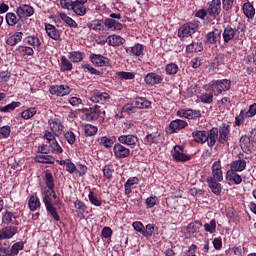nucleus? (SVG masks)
Instances as JSON below:
<instances>
[{
  "label": "nucleus",
  "instance_id": "47",
  "mask_svg": "<svg viewBox=\"0 0 256 256\" xmlns=\"http://www.w3.org/2000/svg\"><path fill=\"white\" fill-rule=\"evenodd\" d=\"M98 143L107 148L113 146V140L111 138H108L107 136H104V137H101L100 139H98Z\"/></svg>",
  "mask_w": 256,
  "mask_h": 256
},
{
  "label": "nucleus",
  "instance_id": "29",
  "mask_svg": "<svg viewBox=\"0 0 256 256\" xmlns=\"http://www.w3.org/2000/svg\"><path fill=\"white\" fill-rule=\"evenodd\" d=\"M245 167H247V162H245V160H236L231 164V171H244Z\"/></svg>",
  "mask_w": 256,
  "mask_h": 256
},
{
  "label": "nucleus",
  "instance_id": "37",
  "mask_svg": "<svg viewBox=\"0 0 256 256\" xmlns=\"http://www.w3.org/2000/svg\"><path fill=\"white\" fill-rule=\"evenodd\" d=\"M68 57L72 63H80V61H83V53L81 52H70Z\"/></svg>",
  "mask_w": 256,
  "mask_h": 256
},
{
  "label": "nucleus",
  "instance_id": "40",
  "mask_svg": "<svg viewBox=\"0 0 256 256\" xmlns=\"http://www.w3.org/2000/svg\"><path fill=\"white\" fill-rule=\"evenodd\" d=\"M155 231H158V228H155L153 224H147L146 225V230L143 232L144 237H152L155 234Z\"/></svg>",
  "mask_w": 256,
  "mask_h": 256
},
{
  "label": "nucleus",
  "instance_id": "23",
  "mask_svg": "<svg viewBox=\"0 0 256 256\" xmlns=\"http://www.w3.org/2000/svg\"><path fill=\"white\" fill-rule=\"evenodd\" d=\"M21 39H23V32H16L6 40V43L10 45V47H15L17 43H20Z\"/></svg>",
  "mask_w": 256,
  "mask_h": 256
},
{
  "label": "nucleus",
  "instance_id": "54",
  "mask_svg": "<svg viewBox=\"0 0 256 256\" xmlns=\"http://www.w3.org/2000/svg\"><path fill=\"white\" fill-rule=\"evenodd\" d=\"M46 184L49 190H53L55 184L53 183V175L51 173H46Z\"/></svg>",
  "mask_w": 256,
  "mask_h": 256
},
{
  "label": "nucleus",
  "instance_id": "50",
  "mask_svg": "<svg viewBox=\"0 0 256 256\" xmlns=\"http://www.w3.org/2000/svg\"><path fill=\"white\" fill-rule=\"evenodd\" d=\"M116 75L120 77V79H135V74H133V72H117Z\"/></svg>",
  "mask_w": 256,
  "mask_h": 256
},
{
  "label": "nucleus",
  "instance_id": "4",
  "mask_svg": "<svg viewBox=\"0 0 256 256\" xmlns=\"http://www.w3.org/2000/svg\"><path fill=\"white\" fill-rule=\"evenodd\" d=\"M121 19V14L112 13L110 14V18H106L104 25L108 27V29H114L115 31H121L123 29V24L119 23Z\"/></svg>",
  "mask_w": 256,
  "mask_h": 256
},
{
  "label": "nucleus",
  "instance_id": "56",
  "mask_svg": "<svg viewBox=\"0 0 256 256\" xmlns=\"http://www.w3.org/2000/svg\"><path fill=\"white\" fill-rule=\"evenodd\" d=\"M235 0H222V5L224 11H230V9H233V3Z\"/></svg>",
  "mask_w": 256,
  "mask_h": 256
},
{
  "label": "nucleus",
  "instance_id": "39",
  "mask_svg": "<svg viewBox=\"0 0 256 256\" xmlns=\"http://www.w3.org/2000/svg\"><path fill=\"white\" fill-rule=\"evenodd\" d=\"M36 113H37V108H34V107L29 108V109L24 110L21 113V117H22V119H31V117L36 115Z\"/></svg>",
  "mask_w": 256,
  "mask_h": 256
},
{
  "label": "nucleus",
  "instance_id": "57",
  "mask_svg": "<svg viewBox=\"0 0 256 256\" xmlns=\"http://www.w3.org/2000/svg\"><path fill=\"white\" fill-rule=\"evenodd\" d=\"M88 197L92 205H95L96 207H101V202L99 201V199H97V197H95V194L93 192H90Z\"/></svg>",
  "mask_w": 256,
  "mask_h": 256
},
{
  "label": "nucleus",
  "instance_id": "20",
  "mask_svg": "<svg viewBox=\"0 0 256 256\" xmlns=\"http://www.w3.org/2000/svg\"><path fill=\"white\" fill-rule=\"evenodd\" d=\"M106 41L108 42V45L112 47H119L120 45H123L125 43V39H123L121 36L117 35H111L109 36Z\"/></svg>",
  "mask_w": 256,
  "mask_h": 256
},
{
  "label": "nucleus",
  "instance_id": "6",
  "mask_svg": "<svg viewBox=\"0 0 256 256\" xmlns=\"http://www.w3.org/2000/svg\"><path fill=\"white\" fill-rule=\"evenodd\" d=\"M43 203L45 204V207H53V205H59V199H57L55 190H47L45 192Z\"/></svg>",
  "mask_w": 256,
  "mask_h": 256
},
{
  "label": "nucleus",
  "instance_id": "5",
  "mask_svg": "<svg viewBox=\"0 0 256 256\" xmlns=\"http://www.w3.org/2000/svg\"><path fill=\"white\" fill-rule=\"evenodd\" d=\"M231 89V81L224 79L218 80L215 84H213V91L215 95H221L223 91H229Z\"/></svg>",
  "mask_w": 256,
  "mask_h": 256
},
{
  "label": "nucleus",
  "instance_id": "43",
  "mask_svg": "<svg viewBox=\"0 0 256 256\" xmlns=\"http://www.w3.org/2000/svg\"><path fill=\"white\" fill-rule=\"evenodd\" d=\"M195 47H199V48H195ZM202 50H203V46H199V43H195V42L191 43L186 47L187 53H197Z\"/></svg>",
  "mask_w": 256,
  "mask_h": 256
},
{
  "label": "nucleus",
  "instance_id": "26",
  "mask_svg": "<svg viewBox=\"0 0 256 256\" xmlns=\"http://www.w3.org/2000/svg\"><path fill=\"white\" fill-rule=\"evenodd\" d=\"M243 13L248 17V19H253V17H255V8L250 2L244 3Z\"/></svg>",
  "mask_w": 256,
  "mask_h": 256
},
{
  "label": "nucleus",
  "instance_id": "27",
  "mask_svg": "<svg viewBox=\"0 0 256 256\" xmlns=\"http://www.w3.org/2000/svg\"><path fill=\"white\" fill-rule=\"evenodd\" d=\"M6 23L7 25H9L10 27H15V25H17V23H19V20L21 18H19V16L17 17V15L13 12H8L6 14Z\"/></svg>",
  "mask_w": 256,
  "mask_h": 256
},
{
  "label": "nucleus",
  "instance_id": "64",
  "mask_svg": "<svg viewBox=\"0 0 256 256\" xmlns=\"http://www.w3.org/2000/svg\"><path fill=\"white\" fill-rule=\"evenodd\" d=\"M246 115H248L249 117H253L254 115H256V103L252 104L249 107V110L246 112Z\"/></svg>",
  "mask_w": 256,
  "mask_h": 256
},
{
  "label": "nucleus",
  "instance_id": "45",
  "mask_svg": "<svg viewBox=\"0 0 256 256\" xmlns=\"http://www.w3.org/2000/svg\"><path fill=\"white\" fill-rule=\"evenodd\" d=\"M240 147L242 149H249V147H251V137L242 136L240 138Z\"/></svg>",
  "mask_w": 256,
  "mask_h": 256
},
{
  "label": "nucleus",
  "instance_id": "16",
  "mask_svg": "<svg viewBox=\"0 0 256 256\" xmlns=\"http://www.w3.org/2000/svg\"><path fill=\"white\" fill-rule=\"evenodd\" d=\"M118 141L123 145H135L138 139H137V136L129 134V135L119 136Z\"/></svg>",
  "mask_w": 256,
  "mask_h": 256
},
{
  "label": "nucleus",
  "instance_id": "14",
  "mask_svg": "<svg viewBox=\"0 0 256 256\" xmlns=\"http://www.w3.org/2000/svg\"><path fill=\"white\" fill-rule=\"evenodd\" d=\"M90 101H92V103H101V105H103L104 103L109 102V94L96 92L91 96Z\"/></svg>",
  "mask_w": 256,
  "mask_h": 256
},
{
  "label": "nucleus",
  "instance_id": "38",
  "mask_svg": "<svg viewBox=\"0 0 256 256\" xmlns=\"http://www.w3.org/2000/svg\"><path fill=\"white\" fill-rule=\"evenodd\" d=\"M173 159H174V161L185 162V161H189V159H191V157H189L188 155H186L183 152H174Z\"/></svg>",
  "mask_w": 256,
  "mask_h": 256
},
{
  "label": "nucleus",
  "instance_id": "12",
  "mask_svg": "<svg viewBox=\"0 0 256 256\" xmlns=\"http://www.w3.org/2000/svg\"><path fill=\"white\" fill-rule=\"evenodd\" d=\"M114 155L118 159H125V157H129V149L125 148V146L121 145L120 143H117L114 145Z\"/></svg>",
  "mask_w": 256,
  "mask_h": 256
},
{
  "label": "nucleus",
  "instance_id": "17",
  "mask_svg": "<svg viewBox=\"0 0 256 256\" xmlns=\"http://www.w3.org/2000/svg\"><path fill=\"white\" fill-rule=\"evenodd\" d=\"M162 81H163V79L161 78V76H159L155 73L147 74V76L145 77L146 84L150 85L151 87H153V85H157V84L161 83Z\"/></svg>",
  "mask_w": 256,
  "mask_h": 256
},
{
  "label": "nucleus",
  "instance_id": "33",
  "mask_svg": "<svg viewBox=\"0 0 256 256\" xmlns=\"http://www.w3.org/2000/svg\"><path fill=\"white\" fill-rule=\"evenodd\" d=\"M206 37L209 43H215L221 37V32H219V30H215L208 33Z\"/></svg>",
  "mask_w": 256,
  "mask_h": 256
},
{
  "label": "nucleus",
  "instance_id": "51",
  "mask_svg": "<svg viewBox=\"0 0 256 256\" xmlns=\"http://www.w3.org/2000/svg\"><path fill=\"white\" fill-rule=\"evenodd\" d=\"M28 45H32L33 47H39V45H41V41L39 40V38L35 37V36H29L26 39Z\"/></svg>",
  "mask_w": 256,
  "mask_h": 256
},
{
  "label": "nucleus",
  "instance_id": "61",
  "mask_svg": "<svg viewBox=\"0 0 256 256\" xmlns=\"http://www.w3.org/2000/svg\"><path fill=\"white\" fill-rule=\"evenodd\" d=\"M91 27L94 31H102L103 23H101L99 20H95L92 22Z\"/></svg>",
  "mask_w": 256,
  "mask_h": 256
},
{
  "label": "nucleus",
  "instance_id": "22",
  "mask_svg": "<svg viewBox=\"0 0 256 256\" xmlns=\"http://www.w3.org/2000/svg\"><path fill=\"white\" fill-rule=\"evenodd\" d=\"M185 127H187L185 120L176 119L170 123V129L172 130L171 133H175L177 130L185 129Z\"/></svg>",
  "mask_w": 256,
  "mask_h": 256
},
{
  "label": "nucleus",
  "instance_id": "55",
  "mask_svg": "<svg viewBox=\"0 0 256 256\" xmlns=\"http://www.w3.org/2000/svg\"><path fill=\"white\" fill-rule=\"evenodd\" d=\"M64 137L69 145H73V143H75V133H73L72 131L66 132Z\"/></svg>",
  "mask_w": 256,
  "mask_h": 256
},
{
  "label": "nucleus",
  "instance_id": "11",
  "mask_svg": "<svg viewBox=\"0 0 256 256\" xmlns=\"http://www.w3.org/2000/svg\"><path fill=\"white\" fill-rule=\"evenodd\" d=\"M50 93L52 95H57L58 97H65V95H69L71 93V88L69 86H52L50 88Z\"/></svg>",
  "mask_w": 256,
  "mask_h": 256
},
{
  "label": "nucleus",
  "instance_id": "48",
  "mask_svg": "<svg viewBox=\"0 0 256 256\" xmlns=\"http://www.w3.org/2000/svg\"><path fill=\"white\" fill-rule=\"evenodd\" d=\"M62 69L63 71H71L73 69V64L65 58V56L61 57Z\"/></svg>",
  "mask_w": 256,
  "mask_h": 256
},
{
  "label": "nucleus",
  "instance_id": "41",
  "mask_svg": "<svg viewBox=\"0 0 256 256\" xmlns=\"http://www.w3.org/2000/svg\"><path fill=\"white\" fill-rule=\"evenodd\" d=\"M204 229L207 233H215L217 229V222L215 219L211 220L210 223L204 224Z\"/></svg>",
  "mask_w": 256,
  "mask_h": 256
},
{
  "label": "nucleus",
  "instance_id": "15",
  "mask_svg": "<svg viewBox=\"0 0 256 256\" xmlns=\"http://www.w3.org/2000/svg\"><path fill=\"white\" fill-rule=\"evenodd\" d=\"M45 29H46L47 35L51 39H54V41H59L61 39V34L59 33V30L55 28V26L51 24H45Z\"/></svg>",
  "mask_w": 256,
  "mask_h": 256
},
{
  "label": "nucleus",
  "instance_id": "3",
  "mask_svg": "<svg viewBox=\"0 0 256 256\" xmlns=\"http://www.w3.org/2000/svg\"><path fill=\"white\" fill-rule=\"evenodd\" d=\"M44 139L48 142L49 152L50 153H56V155H59L63 153V148L59 146V143H57V139H55V134L50 131H46L44 134Z\"/></svg>",
  "mask_w": 256,
  "mask_h": 256
},
{
  "label": "nucleus",
  "instance_id": "36",
  "mask_svg": "<svg viewBox=\"0 0 256 256\" xmlns=\"http://www.w3.org/2000/svg\"><path fill=\"white\" fill-rule=\"evenodd\" d=\"M97 126H93V125H90V124H86L84 126V133L85 135H87V137H93V135H96L97 134Z\"/></svg>",
  "mask_w": 256,
  "mask_h": 256
},
{
  "label": "nucleus",
  "instance_id": "13",
  "mask_svg": "<svg viewBox=\"0 0 256 256\" xmlns=\"http://www.w3.org/2000/svg\"><path fill=\"white\" fill-rule=\"evenodd\" d=\"M101 115V109L98 105H94L90 108L89 112L86 113L87 121H97Z\"/></svg>",
  "mask_w": 256,
  "mask_h": 256
},
{
  "label": "nucleus",
  "instance_id": "44",
  "mask_svg": "<svg viewBox=\"0 0 256 256\" xmlns=\"http://www.w3.org/2000/svg\"><path fill=\"white\" fill-rule=\"evenodd\" d=\"M21 105L20 102H12L4 107H2L0 109V111L4 112V113H7L9 111H14V109H17V107H19Z\"/></svg>",
  "mask_w": 256,
  "mask_h": 256
},
{
  "label": "nucleus",
  "instance_id": "28",
  "mask_svg": "<svg viewBox=\"0 0 256 256\" xmlns=\"http://www.w3.org/2000/svg\"><path fill=\"white\" fill-rule=\"evenodd\" d=\"M36 161L38 163H46L49 165H53L55 163V158H53V156L39 154L36 156Z\"/></svg>",
  "mask_w": 256,
  "mask_h": 256
},
{
  "label": "nucleus",
  "instance_id": "10",
  "mask_svg": "<svg viewBox=\"0 0 256 256\" xmlns=\"http://www.w3.org/2000/svg\"><path fill=\"white\" fill-rule=\"evenodd\" d=\"M16 13L19 19H23L24 17H31V15L35 13V10L33 9V7L24 4L17 8Z\"/></svg>",
  "mask_w": 256,
  "mask_h": 256
},
{
  "label": "nucleus",
  "instance_id": "35",
  "mask_svg": "<svg viewBox=\"0 0 256 256\" xmlns=\"http://www.w3.org/2000/svg\"><path fill=\"white\" fill-rule=\"evenodd\" d=\"M59 17L62 19V21H65V23L69 25V27H74V29H76L77 22H75V20H73L71 17L67 16V14L60 13Z\"/></svg>",
  "mask_w": 256,
  "mask_h": 256
},
{
  "label": "nucleus",
  "instance_id": "19",
  "mask_svg": "<svg viewBox=\"0 0 256 256\" xmlns=\"http://www.w3.org/2000/svg\"><path fill=\"white\" fill-rule=\"evenodd\" d=\"M71 9L72 11L80 16L83 17V15H86L87 13V8L85 7V4H81V3H71Z\"/></svg>",
  "mask_w": 256,
  "mask_h": 256
},
{
  "label": "nucleus",
  "instance_id": "34",
  "mask_svg": "<svg viewBox=\"0 0 256 256\" xmlns=\"http://www.w3.org/2000/svg\"><path fill=\"white\" fill-rule=\"evenodd\" d=\"M91 61L94 65H97V67H103L106 65V61H105V57L101 56V55H94L91 58Z\"/></svg>",
  "mask_w": 256,
  "mask_h": 256
},
{
  "label": "nucleus",
  "instance_id": "42",
  "mask_svg": "<svg viewBox=\"0 0 256 256\" xmlns=\"http://www.w3.org/2000/svg\"><path fill=\"white\" fill-rule=\"evenodd\" d=\"M23 247H24L23 242H17V243H15V244L12 246V248H11L10 256H12V255H18L20 251H23Z\"/></svg>",
  "mask_w": 256,
  "mask_h": 256
},
{
  "label": "nucleus",
  "instance_id": "58",
  "mask_svg": "<svg viewBox=\"0 0 256 256\" xmlns=\"http://www.w3.org/2000/svg\"><path fill=\"white\" fill-rule=\"evenodd\" d=\"M12 220H13V213L9 211L5 212V214L2 217L3 223H5L6 225H9V223H11Z\"/></svg>",
  "mask_w": 256,
  "mask_h": 256
},
{
  "label": "nucleus",
  "instance_id": "46",
  "mask_svg": "<svg viewBox=\"0 0 256 256\" xmlns=\"http://www.w3.org/2000/svg\"><path fill=\"white\" fill-rule=\"evenodd\" d=\"M46 209L48 213H50L51 217L54 219V221H60L61 218L59 217V214H57V208L54 206H46Z\"/></svg>",
  "mask_w": 256,
  "mask_h": 256
},
{
  "label": "nucleus",
  "instance_id": "32",
  "mask_svg": "<svg viewBox=\"0 0 256 256\" xmlns=\"http://www.w3.org/2000/svg\"><path fill=\"white\" fill-rule=\"evenodd\" d=\"M126 53H130V55H135L136 57H139L143 55V46L141 44H136L134 47L129 50V48H126Z\"/></svg>",
  "mask_w": 256,
  "mask_h": 256
},
{
  "label": "nucleus",
  "instance_id": "24",
  "mask_svg": "<svg viewBox=\"0 0 256 256\" xmlns=\"http://www.w3.org/2000/svg\"><path fill=\"white\" fill-rule=\"evenodd\" d=\"M15 233H17L16 227H6L2 229L0 239H11Z\"/></svg>",
  "mask_w": 256,
  "mask_h": 256
},
{
  "label": "nucleus",
  "instance_id": "31",
  "mask_svg": "<svg viewBox=\"0 0 256 256\" xmlns=\"http://www.w3.org/2000/svg\"><path fill=\"white\" fill-rule=\"evenodd\" d=\"M28 206L30 211H37L39 207H41V202L39 201V198L35 196H31L29 201H28Z\"/></svg>",
  "mask_w": 256,
  "mask_h": 256
},
{
  "label": "nucleus",
  "instance_id": "8",
  "mask_svg": "<svg viewBox=\"0 0 256 256\" xmlns=\"http://www.w3.org/2000/svg\"><path fill=\"white\" fill-rule=\"evenodd\" d=\"M209 17H219L221 13V0H212L207 8Z\"/></svg>",
  "mask_w": 256,
  "mask_h": 256
},
{
  "label": "nucleus",
  "instance_id": "60",
  "mask_svg": "<svg viewBox=\"0 0 256 256\" xmlns=\"http://www.w3.org/2000/svg\"><path fill=\"white\" fill-rule=\"evenodd\" d=\"M200 99L202 103H213V94H202Z\"/></svg>",
  "mask_w": 256,
  "mask_h": 256
},
{
  "label": "nucleus",
  "instance_id": "49",
  "mask_svg": "<svg viewBox=\"0 0 256 256\" xmlns=\"http://www.w3.org/2000/svg\"><path fill=\"white\" fill-rule=\"evenodd\" d=\"M177 71H179V67L175 63L166 66V73H168V75H175L177 74Z\"/></svg>",
  "mask_w": 256,
  "mask_h": 256
},
{
  "label": "nucleus",
  "instance_id": "59",
  "mask_svg": "<svg viewBox=\"0 0 256 256\" xmlns=\"http://www.w3.org/2000/svg\"><path fill=\"white\" fill-rule=\"evenodd\" d=\"M0 135L7 138L9 135H11V128L9 126L0 127Z\"/></svg>",
  "mask_w": 256,
  "mask_h": 256
},
{
  "label": "nucleus",
  "instance_id": "7",
  "mask_svg": "<svg viewBox=\"0 0 256 256\" xmlns=\"http://www.w3.org/2000/svg\"><path fill=\"white\" fill-rule=\"evenodd\" d=\"M197 31V25L193 23L184 24L178 30L179 37H191Z\"/></svg>",
  "mask_w": 256,
  "mask_h": 256
},
{
  "label": "nucleus",
  "instance_id": "9",
  "mask_svg": "<svg viewBox=\"0 0 256 256\" xmlns=\"http://www.w3.org/2000/svg\"><path fill=\"white\" fill-rule=\"evenodd\" d=\"M49 125L52 133H54L56 137H59V135L63 133V124H61L59 118H51L49 120Z\"/></svg>",
  "mask_w": 256,
  "mask_h": 256
},
{
  "label": "nucleus",
  "instance_id": "62",
  "mask_svg": "<svg viewBox=\"0 0 256 256\" xmlns=\"http://www.w3.org/2000/svg\"><path fill=\"white\" fill-rule=\"evenodd\" d=\"M80 176L85 175L87 173V166L83 164H77L76 170Z\"/></svg>",
  "mask_w": 256,
  "mask_h": 256
},
{
  "label": "nucleus",
  "instance_id": "63",
  "mask_svg": "<svg viewBox=\"0 0 256 256\" xmlns=\"http://www.w3.org/2000/svg\"><path fill=\"white\" fill-rule=\"evenodd\" d=\"M133 228L135 229V231H137L138 233H144V226H143V223L141 222H134L133 224Z\"/></svg>",
  "mask_w": 256,
  "mask_h": 256
},
{
  "label": "nucleus",
  "instance_id": "25",
  "mask_svg": "<svg viewBox=\"0 0 256 256\" xmlns=\"http://www.w3.org/2000/svg\"><path fill=\"white\" fill-rule=\"evenodd\" d=\"M135 109H147L151 107V102L145 98H136L134 101Z\"/></svg>",
  "mask_w": 256,
  "mask_h": 256
},
{
  "label": "nucleus",
  "instance_id": "52",
  "mask_svg": "<svg viewBox=\"0 0 256 256\" xmlns=\"http://www.w3.org/2000/svg\"><path fill=\"white\" fill-rule=\"evenodd\" d=\"M202 223L200 221H195V222H192L188 225V230L191 231L192 230V233H195V231H199V228L202 227Z\"/></svg>",
  "mask_w": 256,
  "mask_h": 256
},
{
  "label": "nucleus",
  "instance_id": "53",
  "mask_svg": "<svg viewBox=\"0 0 256 256\" xmlns=\"http://www.w3.org/2000/svg\"><path fill=\"white\" fill-rule=\"evenodd\" d=\"M199 115V112L193 110H186L183 113V117L186 119H195Z\"/></svg>",
  "mask_w": 256,
  "mask_h": 256
},
{
  "label": "nucleus",
  "instance_id": "1",
  "mask_svg": "<svg viewBox=\"0 0 256 256\" xmlns=\"http://www.w3.org/2000/svg\"><path fill=\"white\" fill-rule=\"evenodd\" d=\"M221 181H223V170L221 160H218L212 165V177L207 178V183L214 195H221Z\"/></svg>",
  "mask_w": 256,
  "mask_h": 256
},
{
  "label": "nucleus",
  "instance_id": "30",
  "mask_svg": "<svg viewBox=\"0 0 256 256\" xmlns=\"http://www.w3.org/2000/svg\"><path fill=\"white\" fill-rule=\"evenodd\" d=\"M235 37V30L231 26H227L223 32L224 43H229Z\"/></svg>",
  "mask_w": 256,
  "mask_h": 256
},
{
  "label": "nucleus",
  "instance_id": "2",
  "mask_svg": "<svg viewBox=\"0 0 256 256\" xmlns=\"http://www.w3.org/2000/svg\"><path fill=\"white\" fill-rule=\"evenodd\" d=\"M219 135V129L212 128L210 132L207 131H195L192 133V137H194V141L196 143H208L209 147H213L217 142L215 139Z\"/></svg>",
  "mask_w": 256,
  "mask_h": 256
},
{
  "label": "nucleus",
  "instance_id": "18",
  "mask_svg": "<svg viewBox=\"0 0 256 256\" xmlns=\"http://www.w3.org/2000/svg\"><path fill=\"white\" fill-rule=\"evenodd\" d=\"M219 143H225L227 141V139H229V125H225L223 124L222 126H220L219 128Z\"/></svg>",
  "mask_w": 256,
  "mask_h": 256
},
{
  "label": "nucleus",
  "instance_id": "21",
  "mask_svg": "<svg viewBox=\"0 0 256 256\" xmlns=\"http://www.w3.org/2000/svg\"><path fill=\"white\" fill-rule=\"evenodd\" d=\"M146 140L148 145H153V143H163V137H161V134L158 132H153L151 134H148L146 136Z\"/></svg>",
  "mask_w": 256,
  "mask_h": 256
}]
</instances>
